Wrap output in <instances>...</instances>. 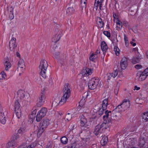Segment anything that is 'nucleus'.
Segmentation results:
<instances>
[{"instance_id":"nucleus-61","label":"nucleus","mask_w":148,"mask_h":148,"mask_svg":"<svg viewBox=\"0 0 148 148\" xmlns=\"http://www.w3.org/2000/svg\"><path fill=\"white\" fill-rule=\"evenodd\" d=\"M32 116H33V115L32 114H31L29 115V117L32 119Z\"/></svg>"},{"instance_id":"nucleus-27","label":"nucleus","mask_w":148,"mask_h":148,"mask_svg":"<svg viewBox=\"0 0 148 148\" xmlns=\"http://www.w3.org/2000/svg\"><path fill=\"white\" fill-rule=\"evenodd\" d=\"M108 141V138L107 136H104L102 137L101 141V143L102 146L106 145Z\"/></svg>"},{"instance_id":"nucleus-56","label":"nucleus","mask_w":148,"mask_h":148,"mask_svg":"<svg viewBox=\"0 0 148 148\" xmlns=\"http://www.w3.org/2000/svg\"><path fill=\"white\" fill-rule=\"evenodd\" d=\"M100 53V49H98L95 52L94 54H96L97 55L99 53Z\"/></svg>"},{"instance_id":"nucleus-9","label":"nucleus","mask_w":148,"mask_h":148,"mask_svg":"<svg viewBox=\"0 0 148 148\" xmlns=\"http://www.w3.org/2000/svg\"><path fill=\"white\" fill-rule=\"evenodd\" d=\"M46 99L45 95L44 92H42V93L37 100L36 104L38 106L40 107L44 104Z\"/></svg>"},{"instance_id":"nucleus-23","label":"nucleus","mask_w":148,"mask_h":148,"mask_svg":"<svg viewBox=\"0 0 148 148\" xmlns=\"http://www.w3.org/2000/svg\"><path fill=\"white\" fill-rule=\"evenodd\" d=\"M66 12L67 15H69L74 12L75 9L73 7H69L66 9Z\"/></svg>"},{"instance_id":"nucleus-42","label":"nucleus","mask_w":148,"mask_h":148,"mask_svg":"<svg viewBox=\"0 0 148 148\" xmlns=\"http://www.w3.org/2000/svg\"><path fill=\"white\" fill-rule=\"evenodd\" d=\"M71 132L70 131L66 135V136L67 137V138H70V139H72L73 138V136L72 135V133L71 134Z\"/></svg>"},{"instance_id":"nucleus-20","label":"nucleus","mask_w":148,"mask_h":148,"mask_svg":"<svg viewBox=\"0 0 148 148\" xmlns=\"http://www.w3.org/2000/svg\"><path fill=\"white\" fill-rule=\"evenodd\" d=\"M111 111L106 110L105 111V114L103 116V119L104 120H106L108 118L110 119L111 118Z\"/></svg>"},{"instance_id":"nucleus-46","label":"nucleus","mask_w":148,"mask_h":148,"mask_svg":"<svg viewBox=\"0 0 148 148\" xmlns=\"http://www.w3.org/2000/svg\"><path fill=\"white\" fill-rule=\"evenodd\" d=\"M119 86L117 85L116 87V88L114 90V92L115 95H117L119 91Z\"/></svg>"},{"instance_id":"nucleus-40","label":"nucleus","mask_w":148,"mask_h":148,"mask_svg":"<svg viewBox=\"0 0 148 148\" xmlns=\"http://www.w3.org/2000/svg\"><path fill=\"white\" fill-rule=\"evenodd\" d=\"M143 119L146 121H148V114L147 112H144L143 116Z\"/></svg>"},{"instance_id":"nucleus-58","label":"nucleus","mask_w":148,"mask_h":148,"mask_svg":"<svg viewBox=\"0 0 148 148\" xmlns=\"http://www.w3.org/2000/svg\"><path fill=\"white\" fill-rule=\"evenodd\" d=\"M130 43L132 45V46L134 47L136 45V44L135 43H133L132 41H131Z\"/></svg>"},{"instance_id":"nucleus-28","label":"nucleus","mask_w":148,"mask_h":148,"mask_svg":"<svg viewBox=\"0 0 148 148\" xmlns=\"http://www.w3.org/2000/svg\"><path fill=\"white\" fill-rule=\"evenodd\" d=\"M146 140L145 138L141 137L139 140V145L140 147H143L146 143Z\"/></svg>"},{"instance_id":"nucleus-19","label":"nucleus","mask_w":148,"mask_h":148,"mask_svg":"<svg viewBox=\"0 0 148 148\" xmlns=\"http://www.w3.org/2000/svg\"><path fill=\"white\" fill-rule=\"evenodd\" d=\"M17 145V143L14 140H12L7 144L6 148H14Z\"/></svg>"},{"instance_id":"nucleus-21","label":"nucleus","mask_w":148,"mask_h":148,"mask_svg":"<svg viewBox=\"0 0 148 148\" xmlns=\"http://www.w3.org/2000/svg\"><path fill=\"white\" fill-rule=\"evenodd\" d=\"M108 98H106L103 100L101 105L102 110H106L108 104Z\"/></svg>"},{"instance_id":"nucleus-2","label":"nucleus","mask_w":148,"mask_h":148,"mask_svg":"<svg viewBox=\"0 0 148 148\" xmlns=\"http://www.w3.org/2000/svg\"><path fill=\"white\" fill-rule=\"evenodd\" d=\"M63 96L59 102V103L62 105L65 103L71 94L70 88L69 84H65L63 91Z\"/></svg>"},{"instance_id":"nucleus-41","label":"nucleus","mask_w":148,"mask_h":148,"mask_svg":"<svg viewBox=\"0 0 148 148\" xmlns=\"http://www.w3.org/2000/svg\"><path fill=\"white\" fill-rule=\"evenodd\" d=\"M25 131V127L21 128L18 130V133L19 134H22L24 133Z\"/></svg>"},{"instance_id":"nucleus-63","label":"nucleus","mask_w":148,"mask_h":148,"mask_svg":"<svg viewBox=\"0 0 148 148\" xmlns=\"http://www.w3.org/2000/svg\"><path fill=\"white\" fill-rule=\"evenodd\" d=\"M27 148H34L33 147H32V145H29L27 147Z\"/></svg>"},{"instance_id":"nucleus-26","label":"nucleus","mask_w":148,"mask_h":148,"mask_svg":"<svg viewBox=\"0 0 148 148\" xmlns=\"http://www.w3.org/2000/svg\"><path fill=\"white\" fill-rule=\"evenodd\" d=\"M101 50L103 51L106 52L108 49L107 44L104 41H103L101 42Z\"/></svg>"},{"instance_id":"nucleus-10","label":"nucleus","mask_w":148,"mask_h":148,"mask_svg":"<svg viewBox=\"0 0 148 148\" xmlns=\"http://www.w3.org/2000/svg\"><path fill=\"white\" fill-rule=\"evenodd\" d=\"M25 62L23 59H19L17 68V71H20L19 74L22 73L25 71Z\"/></svg>"},{"instance_id":"nucleus-22","label":"nucleus","mask_w":148,"mask_h":148,"mask_svg":"<svg viewBox=\"0 0 148 148\" xmlns=\"http://www.w3.org/2000/svg\"><path fill=\"white\" fill-rule=\"evenodd\" d=\"M4 65L5 70L6 71H8L11 66V64L9 60L8 59L6 60H5Z\"/></svg>"},{"instance_id":"nucleus-16","label":"nucleus","mask_w":148,"mask_h":148,"mask_svg":"<svg viewBox=\"0 0 148 148\" xmlns=\"http://www.w3.org/2000/svg\"><path fill=\"white\" fill-rule=\"evenodd\" d=\"M93 69H90L88 68H86L85 70H84L82 72V75L84 76H88L91 75L92 73Z\"/></svg>"},{"instance_id":"nucleus-5","label":"nucleus","mask_w":148,"mask_h":148,"mask_svg":"<svg viewBox=\"0 0 148 148\" xmlns=\"http://www.w3.org/2000/svg\"><path fill=\"white\" fill-rule=\"evenodd\" d=\"M108 127L107 125L105 123H103L101 125H96L95 128L94 133L96 135L103 132Z\"/></svg>"},{"instance_id":"nucleus-36","label":"nucleus","mask_w":148,"mask_h":148,"mask_svg":"<svg viewBox=\"0 0 148 148\" xmlns=\"http://www.w3.org/2000/svg\"><path fill=\"white\" fill-rule=\"evenodd\" d=\"M114 51L116 56H118L120 54V50L117 46H115L114 47Z\"/></svg>"},{"instance_id":"nucleus-11","label":"nucleus","mask_w":148,"mask_h":148,"mask_svg":"<svg viewBox=\"0 0 148 148\" xmlns=\"http://www.w3.org/2000/svg\"><path fill=\"white\" fill-rule=\"evenodd\" d=\"M79 118L80 125L81 127H87L89 125V123L84 114L80 115L79 117Z\"/></svg>"},{"instance_id":"nucleus-3","label":"nucleus","mask_w":148,"mask_h":148,"mask_svg":"<svg viewBox=\"0 0 148 148\" xmlns=\"http://www.w3.org/2000/svg\"><path fill=\"white\" fill-rule=\"evenodd\" d=\"M82 100H81L79 102V106L77 108H74L71 112V114L73 117L76 116L77 115L80 113L86 112L87 110V108H85V106L84 104H82Z\"/></svg>"},{"instance_id":"nucleus-38","label":"nucleus","mask_w":148,"mask_h":148,"mask_svg":"<svg viewBox=\"0 0 148 148\" xmlns=\"http://www.w3.org/2000/svg\"><path fill=\"white\" fill-rule=\"evenodd\" d=\"M72 117L73 116H72V115L71 114V113H68L66 115L65 118L66 120L69 121L71 120Z\"/></svg>"},{"instance_id":"nucleus-54","label":"nucleus","mask_w":148,"mask_h":148,"mask_svg":"<svg viewBox=\"0 0 148 148\" xmlns=\"http://www.w3.org/2000/svg\"><path fill=\"white\" fill-rule=\"evenodd\" d=\"M77 146L76 143L75 142L74 143L72 144L71 145V146L72 148H75Z\"/></svg>"},{"instance_id":"nucleus-12","label":"nucleus","mask_w":148,"mask_h":148,"mask_svg":"<svg viewBox=\"0 0 148 148\" xmlns=\"http://www.w3.org/2000/svg\"><path fill=\"white\" fill-rule=\"evenodd\" d=\"M130 106V102L129 100L125 99L123 103L120 105L118 106H120L121 110L124 111L126 110Z\"/></svg>"},{"instance_id":"nucleus-47","label":"nucleus","mask_w":148,"mask_h":148,"mask_svg":"<svg viewBox=\"0 0 148 148\" xmlns=\"http://www.w3.org/2000/svg\"><path fill=\"white\" fill-rule=\"evenodd\" d=\"M1 75L3 79H5L6 77V73L2 71L1 73Z\"/></svg>"},{"instance_id":"nucleus-8","label":"nucleus","mask_w":148,"mask_h":148,"mask_svg":"<svg viewBox=\"0 0 148 148\" xmlns=\"http://www.w3.org/2000/svg\"><path fill=\"white\" fill-rule=\"evenodd\" d=\"M47 109L45 108H42L38 112L36 115V120L38 122L40 121L46 114Z\"/></svg>"},{"instance_id":"nucleus-43","label":"nucleus","mask_w":148,"mask_h":148,"mask_svg":"<svg viewBox=\"0 0 148 148\" xmlns=\"http://www.w3.org/2000/svg\"><path fill=\"white\" fill-rule=\"evenodd\" d=\"M124 39L125 45H128L129 43L128 38L126 36L125 34H124Z\"/></svg>"},{"instance_id":"nucleus-31","label":"nucleus","mask_w":148,"mask_h":148,"mask_svg":"<svg viewBox=\"0 0 148 148\" xmlns=\"http://www.w3.org/2000/svg\"><path fill=\"white\" fill-rule=\"evenodd\" d=\"M98 57V56L96 54L92 53L91 54L89 58L90 60L92 61L95 62V61Z\"/></svg>"},{"instance_id":"nucleus-34","label":"nucleus","mask_w":148,"mask_h":148,"mask_svg":"<svg viewBox=\"0 0 148 148\" xmlns=\"http://www.w3.org/2000/svg\"><path fill=\"white\" fill-rule=\"evenodd\" d=\"M60 38V37H59L58 35H56L53 36L52 38V41L54 42H56L59 40Z\"/></svg>"},{"instance_id":"nucleus-7","label":"nucleus","mask_w":148,"mask_h":148,"mask_svg":"<svg viewBox=\"0 0 148 148\" xmlns=\"http://www.w3.org/2000/svg\"><path fill=\"white\" fill-rule=\"evenodd\" d=\"M121 107L120 106H118L112 112L114 119L116 121L119 120L121 117V112H123L121 110Z\"/></svg>"},{"instance_id":"nucleus-18","label":"nucleus","mask_w":148,"mask_h":148,"mask_svg":"<svg viewBox=\"0 0 148 148\" xmlns=\"http://www.w3.org/2000/svg\"><path fill=\"white\" fill-rule=\"evenodd\" d=\"M49 120L48 119H45L40 123V127L45 129L49 124Z\"/></svg>"},{"instance_id":"nucleus-35","label":"nucleus","mask_w":148,"mask_h":148,"mask_svg":"<svg viewBox=\"0 0 148 148\" xmlns=\"http://www.w3.org/2000/svg\"><path fill=\"white\" fill-rule=\"evenodd\" d=\"M44 129L40 127L38 130L37 134V135L38 137H40L42 133L44 132Z\"/></svg>"},{"instance_id":"nucleus-24","label":"nucleus","mask_w":148,"mask_h":148,"mask_svg":"<svg viewBox=\"0 0 148 148\" xmlns=\"http://www.w3.org/2000/svg\"><path fill=\"white\" fill-rule=\"evenodd\" d=\"M141 58L140 55L138 54L137 57H135L132 59V62L134 64H135L138 63L139 62Z\"/></svg>"},{"instance_id":"nucleus-4","label":"nucleus","mask_w":148,"mask_h":148,"mask_svg":"<svg viewBox=\"0 0 148 148\" xmlns=\"http://www.w3.org/2000/svg\"><path fill=\"white\" fill-rule=\"evenodd\" d=\"M48 66V64L45 60H43L41 61L39 66L40 71V74L42 77L45 79L47 77L46 71Z\"/></svg>"},{"instance_id":"nucleus-14","label":"nucleus","mask_w":148,"mask_h":148,"mask_svg":"<svg viewBox=\"0 0 148 148\" xmlns=\"http://www.w3.org/2000/svg\"><path fill=\"white\" fill-rule=\"evenodd\" d=\"M16 38L13 37L10 40L9 42V46L10 50L13 51H15V49L16 47Z\"/></svg>"},{"instance_id":"nucleus-29","label":"nucleus","mask_w":148,"mask_h":148,"mask_svg":"<svg viewBox=\"0 0 148 148\" xmlns=\"http://www.w3.org/2000/svg\"><path fill=\"white\" fill-rule=\"evenodd\" d=\"M116 28L121 29L122 26V23L118 18L116 21Z\"/></svg>"},{"instance_id":"nucleus-64","label":"nucleus","mask_w":148,"mask_h":148,"mask_svg":"<svg viewBox=\"0 0 148 148\" xmlns=\"http://www.w3.org/2000/svg\"><path fill=\"white\" fill-rule=\"evenodd\" d=\"M116 16V15L115 14H113V17L114 18V19H115V16Z\"/></svg>"},{"instance_id":"nucleus-1","label":"nucleus","mask_w":148,"mask_h":148,"mask_svg":"<svg viewBox=\"0 0 148 148\" xmlns=\"http://www.w3.org/2000/svg\"><path fill=\"white\" fill-rule=\"evenodd\" d=\"M29 96V95L24 90H18L17 92V100L15 102L14 111L21 110L20 102L21 103L23 106L26 105Z\"/></svg>"},{"instance_id":"nucleus-15","label":"nucleus","mask_w":148,"mask_h":148,"mask_svg":"<svg viewBox=\"0 0 148 148\" xmlns=\"http://www.w3.org/2000/svg\"><path fill=\"white\" fill-rule=\"evenodd\" d=\"M0 121L3 124H5L6 122L5 116L4 114L3 109L0 108Z\"/></svg>"},{"instance_id":"nucleus-32","label":"nucleus","mask_w":148,"mask_h":148,"mask_svg":"<svg viewBox=\"0 0 148 148\" xmlns=\"http://www.w3.org/2000/svg\"><path fill=\"white\" fill-rule=\"evenodd\" d=\"M60 140L61 143L64 144H66L68 141L67 137L65 136L62 137L61 138Z\"/></svg>"},{"instance_id":"nucleus-48","label":"nucleus","mask_w":148,"mask_h":148,"mask_svg":"<svg viewBox=\"0 0 148 148\" xmlns=\"http://www.w3.org/2000/svg\"><path fill=\"white\" fill-rule=\"evenodd\" d=\"M52 143L51 142H50L48 143L46 146L48 147V148H52Z\"/></svg>"},{"instance_id":"nucleus-37","label":"nucleus","mask_w":148,"mask_h":148,"mask_svg":"<svg viewBox=\"0 0 148 148\" xmlns=\"http://www.w3.org/2000/svg\"><path fill=\"white\" fill-rule=\"evenodd\" d=\"M58 105H61L59 103V102H58V101L56 100L53 102L52 106L53 108H56Z\"/></svg>"},{"instance_id":"nucleus-17","label":"nucleus","mask_w":148,"mask_h":148,"mask_svg":"<svg viewBox=\"0 0 148 148\" xmlns=\"http://www.w3.org/2000/svg\"><path fill=\"white\" fill-rule=\"evenodd\" d=\"M128 59L126 58H122L120 62V65L121 68L125 69L127 65Z\"/></svg>"},{"instance_id":"nucleus-59","label":"nucleus","mask_w":148,"mask_h":148,"mask_svg":"<svg viewBox=\"0 0 148 148\" xmlns=\"http://www.w3.org/2000/svg\"><path fill=\"white\" fill-rule=\"evenodd\" d=\"M16 56L18 57H19L20 59H21L20 57V53L18 52H17L16 54Z\"/></svg>"},{"instance_id":"nucleus-45","label":"nucleus","mask_w":148,"mask_h":148,"mask_svg":"<svg viewBox=\"0 0 148 148\" xmlns=\"http://www.w3.org/2000/svg\"><path fill=\"white\" fill-rule=\"evenodd\" d=\"M103 34L108 37H110V33L107 31H104L103 32Z\"/></svg>"},{"instance_id":"nucleus-51","label":"nucleus","mask_w":148,"mask_h":148,"mask_svg":"<svg viewBox=\"0 0 148 148\" xmlns=\"http://www.w3.org/2000/svg\"><path fill=\"white\" fill-rule=\"evenodd\" d=\"M9 17L10 19H12L14 18V16L12 12H11L10 14L9 15Z\"/></svg>"},{"instance_id":"nucleus-60","label":"nucleus","mask_w":148,"mask_h":148,"mask_svg":"<svg viewBox=\"0 0 148 148\" xmlns=\"http://www.w3.org/2000/svg\"><path fill=\"white\" fill-rule=\"evenodd\" d=\"M71 127H72L71 128V129H74L75 127V126L74 125H72Z\"/></svg>"},{"instance_id":"nucleus-13","label":"nucleus","mask_w":148,"mask_h":148,"mask_svg":"<svg viewBox=\"0 0 148 148\" xmlns=\"http://www.w3.org/2000/svg\"><path fill=\"white\" fill-rule=\"evenodd\" d=\"M136 75L138 80L141 81L145 80L147 76H148L145 70L143 71L138 72Z\"/></svg>"},{"instance_id":"nucleus-55","label":"nucleus","mask_w":148,"mask_h":148,"mask_svg":"<svg viewBox=\"0 0 148 148\" xmlns=\"http://www.w3.org/2000/svg\"><path fill=\"white\" fill-rule=\"evenodd\" d=\"M99 6V4H98L97 3L95 2L94 4V8H95L96 10L97 9L98 6Z\"/></svg>"},{"instance_id":"nucleus-62","label":"nucleus","mask_w":148,"mask_h":148,"mask_svg":"<svg viewBox=\"0 0 148 148\" xmlns=\"http://www.w3.org/2000/svg\"><path fill=\"white\" fill-rule=\"evenodd\" d=\"M146 56L147 58H148V51H147L146 52Z\"/></svg>"},{"instance_id":"nucleus-53","label":"nucleus","mask_w":148,"mask_h":148,"mask_svg":"<svg viewBox=\"0 0 148 148\" xmlns=\"http://www.w3.org/2000/svg\"><path fill=\"white\" fill-rule=\"evenodd\" d=\"M27 145L26 144H23L21 145L17 148H26Z\"/></svg>"},{"instance_id":"nucleus-52","label":"nucleus","mask_w":148,"mask_h":148,"mask_svg":"<svg viewBox=\"0 0 148 148\" xmlns=\"http://www.w3.org/2000/svg\"><path fill=\"white\" fill-rule=\"evenodd\" d=\"M142 66L140 64H136L135 66V68L136 69H139L142 68Z\"/></svg>"},{"instance_id":"nucleus-39","label":"nucleus","mask_w":148,"mask_h":148,"mask_svg":"<svg viewBox=\"0 0 148 148\" xmlns=\"http://www.w3.org/2000/svg\"><path fill=\"white\" fill-rule=\"evenodd\" d=\"M87 0H81V4L82 8H86V2Z\"/></svg>"},{"instance_id":"nucleus-49","label":"nucleus","mask_w":148,"mask_h":148,"mask_svg":"<svg viewBox=\"0 0 148 148\" xmlns=\"http://www.w3.org/2000/svg\"><path fill=\"white\" fill-rule=\"evenodd\" d=\"M102 110V108L100 109V110L98 112L99 114V115H101L103 114V113L104 112L105 110Z\"/></svg>"},{"instance_id":"nucleus-33","label":"nucleus","mask_w":148,"mask_h":148,"mask_svg":"<svg viewBox=\"0 0 148 148\" xmlns=\"http://www.w3.org/2000/svg\"><path fill=\"white\" fill-rule=\"evenodd\" d=\"M18 119H20L21 116V110L14 111Z\"/></svg>"},{"instance_id":"nucleus-30","label":"nucleus","mask_w":148,"mask_h":148,"mask_svg":"<svg viewBox=\"0 0 148 148\" xmlns=\"http://www.w3.org/2000/svg\"><path fill=\"white\" fill-rule=\"evenodd\" d=\"M118 73V71L117 70L115 71L114 72L110 74V75L108 76V79H110V78L112 77H115L117 75Z\"/></svg>"},{"instance_id":"nucleus-6","label":"nucleus","mask_w":148,"mask_h":148,"mask_svg":"<svg viewBox=\"0 0 148 148\" xmlns=\"http://www.w3.org/2000/svg\"><path fill=\"white\" fill-rule=\"evenodd\" d=\"M99 80L98 77L92 78L89 81L88 84L89 88L90 89H94L99 85Z\"/></svg>"},{"instance_id":"nucleus-57","label":"nucleus","mask_w":148,"mask_h":148,"mask_svg":"<svg viewBox=\"0 0 148 148\" xmlns=\"http://www.w3.org/2000/svg\"><path fill=\"white\" fill-rule=\"evenodd\" d=\"M140 89V88L139 87H138L136 86H135L134 87V90H138Z\"/></svg>"},{"instance_id":"nucleus-25","label":"nucleus","mask_w":148,"mask_h":148,"mask_svg":"<svg viewBox=\"0 0 148 148\" xmlns=\"http://www.w3.org/2000/svg\"><path fill=\"white\" fill-rule=\"evenodd\" d=\"M97 22L98 26L100 28H102L103 26V23L100 17H98L97 19Z\"/></svg>"},{"instance_id":"nucleus-44","label":"nucleus","mask_w":148,"mask_h":148,"mask_svg":"<svg viewBox=\"0 0 148 148\" xmlns=\"http://www.w3.org/2000/svg\"><path fill=\"white\" fill-rule=\"evenodd\" d=\"M36 112L37 110L36 109L34 110L32 112L31 114L33 115V116L32 117V120L34 119Z\"/></svg>"},{"instance_id":"nucleus-50","label":"nucleus","mask_w":148,"mask_h":148,"mask_svg":"<svg viewBox=\"0 0 148 148\" xmlns=\"http://www.w3.org/2000/svg\"><path fill=\"white\" fill-rule=\"evenodd\" d=\"M103 0H95V2L98 4H99V5H100L102 4V3L103 1Z\"/></svg>"}]
</instances>
